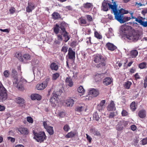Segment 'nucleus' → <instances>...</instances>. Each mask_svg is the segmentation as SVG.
I'll return each mask as SVG.
<instances>
[{
	"label": "nucleus",
	"instance_id": "nucleus-1",
	"mask_svg": "<svg viewBox=\"0 0 147 147\" xmlns=\"http://www.w3.org/2000/svg\"><path fill=\"white\" fill-rule=\"evenodd\" d=\"M133 14L132 12H129L128 11L122 9L120 10L117 9L114 15L116 20L120 23H123L131 19H135L136 21L138 17L133 16Z\"/></svg>",
	"mask_w": 147,
	"mask_h": 147
},
{
	"label": "nucleus",
	"instance_id": "nucleus-2",
	"mask_svg": "<svg viewBox=\"0 0 147 147\" xmlns=\"http://www.w3.org/2000/svg\"><path fill=\"white\" fill-rule=\"evenodd\" d=\"M17 75V71L15 69H13L11 75L14 78L13 81V85L18 89L20 90L22 87V84H25L27 82L26 80L22 78L20 79L19 82H18V79Z\"/></svg>",
	"mask_w": 147,
	"mask_h": 147
},
{
	"label": "nucleus",
	"instance_id": "nucleus-3",
	"mask_svg": "<svg viewBox=\"0 0 147 147\" xmlns=\"http://www.w3.org/2000/svg\"><path fill=\"white\" fill-rule=\"evenodd\" d=\"M112 9L114 14L117 9V6L113 0L104 1L102 4V9L104 11H107L108 9V7Z\"/></svg>",
	"mask_w": 147,
	"mask_h": 147
},
{
	"label": "nucleus",
	"instance_id": "nucleus-4",
	"mask_svg": "<svg viewBox=\"0 0 147 147\" xmlns=\"http://www.w3.org/2000/svg\"><path fill=\"white\" fill-rule=\"evenodd\" d=\"M105 60V58L99 54L94 55L93 58V61L95 63V66L98 68H102L106 65Z\"/></svg>",
	"mask_w": 147,
	"mask_h": 147
},
{
	"label": "nucleus",
	"instance_id": "nucleus-5",
	"mask_svg": "<svg viewBox=\"0 0 147 147\" xmlns=\"http://www.w3.org/2000/svg\"><path fill=\"white\" fill-rule=\"evenodd\" d=\"M139 36H140L138 33L134 32L132 33H129L127 34L125 37L127 39L136 41L138 40Z\"/></svg>",
	"mask_w": 147,
	"mask_h": 147
},
{
	"label": "nucleus",
	"instance_id": "nucleus-6",
	"mask_svg": "<svg viewBox=\"0 0 147 147\" xmlns=\"http://www.w3.org/2000/svg\"><path fill=\"white\" fill-rule=\"evenodd\" d=\"M34 138L38 142H41L46 139V137L44 132H40L38 133H34Z\"/></svg>",
	"mask_w": 147,
	"mask_h": 147
},
{
	"label": "nucleus",
	"instance_id": "nucleus-7",
	"mask_svg": "<svg viewBox=\"0 0 147 147\" xmlns=\"http://www.w3.org/2000/svg\"><path fill=\"white\" fill-rule=\"evenodd\" d=\"M7 98V94L5 89L3 87L2 84L0 83V100L3 101Z\"/></svg>",
	"mask_w": 147,
	"mask_h": 147
},
{
	"label": "nucleus",
	"instance_id": "nucleus-8",
	"mask_svg": "<svg viewBox=\"0 0 147 147\" xmlns=\"http://www.w3.org/2000/svg\"><path fill=\"white\" fill-rule=\"evenodd\" d=\"M59 101L58 95L56 94L53 93L52 96L50 99V102L52 106L55 107L58 105Z\"/></svg>",
	"mask_w": 147,
	"mask_h": 147
},
{
	"label": "nucleus",
	"instance_id": "nucleus-9",
	"mask_svg": "<svg viewBox=\"0 0 147 147\" xmlns=\"http://www.w3.org/2000/svg\"><path fill=\"white\" fill-rule=\"evenodd\" d=\"M50 80L49 78H47L43 83L38 84L36 86V88L38 90H41L44 89L47 86V84Z\"/></svg>",
	"mask_w": 147,
	"mask_h": 147
},
{
	"label": "nucleus",
	"instance_id": "nucleus-10",
	"mask_svg": "<svg viewBox=\"0 0 147 147\" xmlns=\"http://www.w3.org/2000/svg\"><path fill=\"white\" fill-rule=\"evenodd\" d=\"M64 24L63 23L61 24L60 28L62 31L63 36L65 37L64 41L65 42H66L69 40V37L68 35V34L65 30V28L63 25Z\"/></svg>",
	"mask_w": 147,
	"mask_h": 147
},
{
	"label": "nucleus",
	"instance_id": "nucleus-11",
	"mask_svg": "<svg viewBox=\"0 0 147 147\" xmlns=\"http://www.w3.org/2000/svg\"><path fill=\"white\" fill-rule=\"evenodd\" d=\"M56 34L57 37V39H56L55 40V42L57 44H59L63 40L62 33L61 32H60Z\"/></svg>",
	"mask_w": 147,
	"mask_h": 147
},
{
	"label": "nucleus",
	"instance_id": "nucleus-12",
	"mask_svg": "<svg viewBox=\"0 0 147 147\" xmlns=\"http://www.w3.org/2000/svg\"><path fill=\"white\" fill-rule=\"evenodd\" d=\"M106 101L105 100H102L100 103L98 104L97 107V109L99 111H101L103 110L105 107V104Z\"/></svg>",
	"mask_w": 147,
	"mask_h": 147
},
{
	"label": "nucleus",
	"instance_id": "nucleus-13",
	"mask_svg": "<svg viewBox=\"0 0 147 147\" xmlns=\"http://www.w3.org/2000/svg\"><path fill=\"white\" fill-rule=\"evenodd\" d=\"M16 102L19 104L20 106L24 107L25 106V101L24 99L22 98L18 97L16 99Z\"/></svg>",
	"mask_w": 147,
	"mask_h": 147
},
{
	"label": "nucleus",
	"instance_id": "nucleus-14",
	"mask_svg": "<svg viewBox=\"0 0 147 147\" xmlns=\"http://www.w3.org/2000/svg\"><path fill=\"white\" fill-rule=\"evenodd\" d=\"M86 106L84 104H82L77 106L75 110L78 112L81 111L85 109V111H86Z\"/></svg>",
	"mask_w": 147,
	"mask_h": 147
},
{
	"label": "nucleus",
	"instance_id": "nucleus-15",
	"mask_svg": "<svg viewBox=\"0 0 147 147\" xmlns=\"http://www.w3.org/2000/svg\"><path fill=\"white\" fill-rule=\"evenodd\" d=\"M68 55L69 59H73L75 57V52L71 48H69L68 50Z\"/></svg>",
	"mask_w": 147,
	"mask_h": 147
},
{
	"label": "nucleus",
	"instance_id": "nucleus-16",
	"mask_svg": "<svg viewBox=\"0 0 147 147\" xmlns=\"http://www.w3.org/2000/svg\"><path fill=\"white\" fill-rule=\"evenodd\" d=\"M34 8V6L33 3H28V6L26 8V11L28 12H31Z\"/></svg>",
	"mask_w": 147,
	"mask_h": 147
},
{
	"label": "nucleus",
	"instance_id": "nucleus-17",
	"mask_svg": "<svg viewBox=\"0 0 147 147\" xmlns=\"http://www.w3.org/2000/svg\"><path fill=\"white\" fill-rule=\"evenodd\" d=\"M77 134L76 131H71L65 136V137L67 138H72L74 137Z\"/></svg>",
	"mask_w": 147,
	"mask_h": 147
},
{
	"label": "nucleus",
	"instance_id": "nucleus-18",
	"mask_svg": "<svg viewBox=\"0 0 147 147\" xmlns=\"http://www.w3.org/2000/svg\"><path fill=\"white\" fill-rule=\"evenodd\" d=\"M107 110L109 111H112L115 109V104L113 101L111 100L110 104L107 107Z\"/></svg>",
	"mask_w": 147,
	"mask_h": 147
},
{
	"label": "nucleus",
	"instance_id": "nucleus-19",
	"mask_svg": "<svg viewBox=\"0 0 147 147\" xmlns=\"http://www.w3.org/2000/svg\"><path fill=\"white\" fill-rule=\"evenodd\" d=\"M74 101L73 99L69 98L67 99L65 102V106L67 107H72L74 105Z\"/></svg>",
	"mask_w": 147,
	"mask_h": 147
},
{
	"label": "nucleus",
	"instance_id": "nucleus-20",
	"mask_svg": "<svg viewBox=\"0 0 147 147\" xmlns=\"http://www.w3.org/2000/svg\"><path fill=\"white\" fill-rule=\"evenodd\" d=\"M99 92L98 91L94 89H92L90 90L89 94L92 95L93 96H96L98 95Z\"/></svg>",
	"mask_w": 147,
	"mask_h": 147
},
{
	"label": "nucleus",
	"instance_id": "nucleus-21",
	"mask_svg": "<svg viewBox=\"0 0 147 147\" xmlns=\"http://www.w3.org/2000/svg\"><path fill=\"white\" fill-rule=\"evenodd\" d=\"M30 97L31 99L33 100L36 99L40 100L41 98V96L40 95L36 94H31Z\"/></svg>",
	"mask_w": 147,
	"mask_h": 147
},
{
	"label": "nucleus",
	"instance_id": "nucleus-22",
	"mask_svg": "<svg viewBox=\"0 0 147 147\" xmlns=\"http://www.w3.org/2000/svg\"><path fill=\"white\" fill-rule=\"evenodd\" d=\"M59 68L58 65L55 63L53 62L51 64L50 68L52 70L57 71Z\"/></svg>",
	"mask_w": 147,
	"mask_h": 147
},
{
	"label": "nucleus",
	"instance_id": "nucleus-23",
	"mask_svg": "<svg viewBox=\"0 0 147 147\" xmlns=\"http://www.w3.org/2000/svg\"><path fill=\"white\" fill-rule=\"evenodd\" d=\"M18 131L21 134L24 135L27 134L28 133V131L27 129L26 128L21 127L20 128Z\"/></svg>",
	"mask_w": 147,
	"mask_h": 147
},
{
	"label": "nucleus",
	"instance_id": "nucleus-24",
	"mask_svg": "<svg viewBox=\"0 0 147 147\" xmlns=\"http://www.w3.org/2000/svg\"><path fill=\"white\" fill-rule=\"evenodd\" d=\"M112 81V80L111 78L107 77L103 80V83L104 84L107 85L110 84Z\"/></svg>",
	"mask_w": 147,
	"mask_h": 147
},
{
	"label": "nucleus",
	"instance_id": "nucleus-25",
	"mask_svg": "<svg viewBox=\"0 0 147 147\" xmlns=\"http://www.w3.org/2000/svg\"><path fill=\"white\" fill-rule=\"evenodd\" d=\"M138 115L140 118H144L146 116V111L144 110H141L139 112Z\"/></svg>",
	"mask_w": 147,
	"mask_h": 147
},
{
	"label": "nucleus",
	"instance_id": "nucleus-26",
	"mask_svg": "<svg viewBox=\"0 0 147 147\" xmlns=\"http://www.w3.org/2000/svg\"><path fill=\"white\" fill-rule=\"evenodd\" d=\"M106 46L109 50L111 51H113L116 48L114 45L110 43H107Z\"/></svg>",
	"mask_w": 147,
	"mask_h": 147
},
{
	"label": "nucleus",
	"instance_id": "nucleus-27",
	"mask_svg": "<svg viewBox=\"0 0 147 147\" xmlns=\"http://www.w3.org/2000/svg\"><path fill=\"white\" fill-rule=\"evenodd\" d=\"M138 53L136 50H134L131 51L130 56L132 58H135L137 56Z\"/></svg>",
	"mask_w": 147,
	"mask_h": 147
},
{
	"label": "nucleus",
	"instance_id": "nucleus-28",
	"mask_svg": "<svg viewBox=\"0 0 147 147\" xmlns=\"http://www.w3.org/2000/svg\"><path fill=\"white\" fill-rule=\"evenodd\" d=\"M66 84L70 87H72L73 85V83L72 79L69 78H67L65 80Z\"/></svg>",
	"mask_w": 147,
	"mask_h": 147
},
{
	"label": "nucleus",
	"instance_id": "nucleus-29",
	"mask_svg": "<svg viewBox=\"0 0 147 147\" xmlns=\"http://www.w3.org/2000/svg\"><path fill=\"white\" fill-rule=\"evenodd\" d=\"M103 77V74H97L94 77V79L97 82L101 80Z\"/></svg>",
	"mask_w": 147,
	"mask_h": 147
},
{
	"label": "nucleus",
	"instance_id": "nucleus-30",
	"mask_svg": "<svg viewBox=\"0 0 147 147\" xmlns=\"http://www.w3.org/2000/svg\"><path fill=\"white\" fill-rule=\"evenodd\" d=\"M113 35L114 34L113 33V31L112 28H109L108 32L106 34L107 37L108 38H110L111 36H113Z\"/></svg>",
	"mask_w": 147,
	"mask_h": 147
},
{
	"label": "nucleus",
	"instance_id": "nucleus-31",
	"mask_svg": "<svg viewBox=\"0 0 147 147\" xmlns=\"http://www.w3.org/2000/svg\"><path fill=\"white\" fill-rule=\"evenodd\" d=\"M52 18L54 20L60 18L59 14L56 12H54L52 15Z\"/></svg>",
	"mask_w": 147,
	"mask_h": 147
},
{
	"label": "nucleus",
	"instance_id": "nucleus-32",
	"mask_svg": "<svg viewBox=\"0 0 147 147\" xmlns=\"http://www.w3.org/2000/svg\"><path fill=\"white\" fill-rule=\"evenodd\" d=\"M78 91L81 95H83L85 92V90L82 86H80L78 88Z\"/></svg>",
	"mask_w": 147,
	"mask_h": 147
},
{
	"label": "nucleus",
	"instance_id": "nucleus-33",
	"mask_svg": "<svg viewBox=\"0 0 147 147\" xmlns=\"http://www.w3.org/2000/svg\"><path fill=\"white\" fill-rule=\"evenodd\" d=\"M46 129L50 135H52L53 134L54 131L53 127L50 126L49 127Z\"/></svg>",
	"mask_w": 147,
	"mask_h": 147
},
{
	"label": "nucleus",
	"instance_id": "nucleus-34",
	"mask_svg": "<svg viewBox=\"0 0 147 147\" xmlns=\"http://www.w3.org/2000/svg\"><path fill=\"white\" fill-rule=\"evenodd\" d=\"M84 8L86 9H89L92 8L93 7L92 4L91 3H87L83 5Z\"/></svg>",
	"mask_w": 147,
	"mask_h": 147
},
{
	"label": "nucleus",
	"instance_id": "nucleus-35",
	"mask_svg": "<svg viewBox=\"0 0 147 147\" xmlns=\"http://www.w3.org/2000/svg\"><path fill=\"white\" fill-rule=\"evenodd\" d=\"M60 27L58 24H56L55 27L54 29V32L56 34H57L60 33L59 32Z\"/></svg>",
	"mask_w": 147,
	"mask_h": 147
},
{
	"label": "nucleus",
	"instance_id": "nucleus-36",
	"mask_svg": "<svg viewBox=\"0 0 147 147\" xmlns=\"http://www.w3.org/2000/svg\"><path fill=\"white\" fill-rule=\"evenodd\" d=\"M15 56L16 57L18 58L21 61H23L22 55L21 53H16L15 54Z\"/></svg>",
	"mask_w": 147,
	"mask_h": 147
},
{
	"label": "nucleus",
	"instance_id": "nucleus-37",
	"mask_svg": "<svg viewBox=\"0 0 147 147\" xmlns=\"http://www.w3.org/2000/svg\"><path fill=\"white\" fill-rule=\"evenodd\" d=\"M131 84L132 83L131 82L129 81H127L125 82L124 86V87L126 88L129 89L130 88Z\"/></svg>",
	"mask_w": 147,
	"mask_h": 147
},
{
	"label": "nucleus",
	"instance_id": "nucleus-38",
	"mask_svg": "<svg viewBox=\"0 0 147 147\" xmlns=\"http://www.w3.org/2000/svg\"><path fill=\"white\" fill-rule=\"evenodd\" d=\"M136 103L134 102H132L130 105L131 109L133 111H134L136 108Z\"/></svg>",
	"mask_w": 147,
	"mask_h": 147
},
{
	"label": "nucleus",
	"instance_id": "nucleus-39",
	"mask_svg": "<svg viewBox=\"0 0 147 147\" xmlns=\"http://www.w3.org/2000/svg\"><path fill=\"white\" fill-rule=\"evenodd\" d=\"M146 63L145 62H142L139 65V67L141 69H143L146 67Z\"/></svg>",
	"mask_w": 147,
	"mask_h": 147
},
{
	"label": "nucleus",
	"instance_id": "nucleus-40",
	"mask_svg": "<svg viewBox=\"0 0 147 147\" xmlns=\"http://www.w3.org/2000/svg\"><path fill=\"white\" fill-rule=\"evenodd\" d=\"M79 23L80 24H86V21L82 18H80L79 19Z\"/></svg>",
	"mask_w": 147,
	"mask_h": 147
},
{
	"label": "nucleus",
	"instance_id": "nucleus-41",
	"mask_svg": "<svg viewBox=\"0 0 147 147\" xmlns=\"http://www.w3.org/2000/svg\"><path fill=\"white\" fill-rule=\"evenodd\" d=\"M123 128V126H122L119 123L117 125L116 127L117 130L119 131H121L122 130Z\"/></svg>",
	"mask_w": 147,
	"mask_h": 147
},
{
	"label": "nucleus",
	"instance_id": "nucleus-42",
	"mask_svg": "<svg viewBox=\"0 0 147 147\" xmlns=\"http://www.w3.org/2000/svg\"><path fill=\"white\" fill-rule=\"evenodd\" d=\"M119 123L122 126H123V127L126 126L128 124V121H124L123 120L120 121Z\"/></svg>",
	"mask_w": 147,
	"mask_h": 147
},
{
	"label": "nucleus",
	"instance_id": "nucleus-43",
	"mask_svg": "<svg viewBox=\"0 0 147 147\" xmlns=\"http://www.w3.org/2000/svg\"><path fill=\"white\" fill-rule=\"evenodd\" d=\"M59 76V74L58 73H56L53 74L52 75V79L53 80H56Z\"/></svg>",
	"mask_w": 147,
	"mask_h": 147
},
{
	"label": "nucleus",
	"instance_id": "nucleus-44",
	"mask_svg": "<svg viewBox=\"0 0 147 147\" xmlns=\"http://www.w3.org/2000/svg\"><path fill=\"white\" fill-rule=\"evenodd\" d=\"M93 119L94 120L98 121L99 119L98 114L96 112L94 113L93 114Z\"/></svg>",
	"mask_w": 147,
	"mask_h": 147
},
{
	"label": "nucleus",
	"instance_id": "nucleus-45",
	"mask_svg": "<svg viewBox=\"0 0 147 147\" xmlns=\"http://www.w3.org/2000/svg\"><path fill=\"white\" fill-rule=\"evenodd\" d=\"M24 58L26 60H30L31 57L28 54H24L23 56Z\"/></svg>",
	"mask_w": 147,
	"mask_h": 147
},
{
	"label": "nucleus",
	"instance_id": "nucleus-46",
	"mask_svg": "<svg viewBox=\"0 0 147 147\" xmlns=\"http://www.w3.org/2000/svg\"><path fill=\"white\" fill-rule=\"evenodd\" d=\"M92 132L93 134L95 136H100V132L95 129H93L92 130Z\"/></svg>",
	"mask_w": 147,
	"mask_h": 147
},
{
	"label": "nucleus",
	"instance_id": "nucleus-47",
	"mask_svg": "<svg viewBox=\"0 0 147 147\" xmlns=\"http://www.w3.org/2000/svg\"><path fill=\"white\" fill-rule=\"evenodd\" d=\"M94 36L96 37L99 39H100L102 38V36L96 31L94 32Z\"/></svg>",
	"mask_w": 147,
	"mask_h": 147
},
{
	"label": "nucleus",
	"instance_id": "nucleus-48",
	"mask_svg": "<svg viewBox=\"0 0 147 147\" xmlns=\"http://www.w3.org/2000/svg\"><path fill=\"white\" fill-rule=\"evenodd\" d=\"M63 129L65 131L68 132L70 129V127L68 125L66 124L64 126Z\"/></svg>",
	"mask_w": 147,
	"mask_h": 147
},
{
	"label": "nucleus",
	"instance_id": "nucleus-49",
	"mask_svg": "<svg viewBox=\"0 0 147 147\" xmlns=\"http://www.w3.org/2000/svg\"><path fill=\"white\" fill-rule=\"evenodd\" d=\"M48 122L47 121H44L43 123V126L44 127V128L46 129L48 127H50V126L48 125Z\"/></svg>",
	"mask_w": 147,
	"mask_h": 147
},
{
	"label": "nucleus",
	"instance_id": "nucleus-50",
	"mask_svg": "<svg viewBox=\"0 0 147 147\" xmlns=\"http://www.w3.org/2000/svg\"><path fill=\"white\" fill-rule=\"evenodd\" d=\"M3 74L5 78L8 77L9 75V72L8 70H5Z\"/></svg>",
	"mask_w": 147,
	"mask_h": 147
},
{
	"label": "nucleus",
	"instance_id": "nucleus-51",
	"mask_svg": "<svg viewBox=\"0 0 147 147\" xmlns=\"http://www.w3.org/2000/svg\"><path fill=\"white\" fill-rule=\"evenodd\" d=\"M141 144L145 145L147 144V138H144L141 141Z\"/></svg>",
	"mask_w": 147,
	"mask_h": 147
},
{
	"label": "nucleus",
	"instance_id": "nucleus-52",
	"mask_svg": "<svg viewBox=\"0 0 147 147\" xmlns=\"http://www.w3.org/2000/svg\"><path fill=\"white\" fill-rule=\"evenodd\" d=\"M67 47L65 46H63L62 48L61 51L65 53L67 52Z\"/></svg>",
	"mask_w": 147,
	"mask_h": 147
},
{
	"label": "nucleus",
	"instance_id": "nucleus-53",
	"mask_svg": "<svg viewBox=\"0 0 147 147\" xmlns=\"http://www.w3.org/2000/svg\"><path fill=\"white\" fill-rule=\"evenodd\" d=\"M27 120L28 122L31 123H32L33 122L32 119L30 117H27Z\"/></svg>",
	"mask_w": 147,
	"mask_h": 147
},
{
	"label": "nucleus",
	"instance_id": "nucleus-54",
	"mask_svg": "<svg viewBox=\"0 0 147 147\" xmlns=\"http://www.w3.org/2000/svg\"><path fill=\"white\" fill-rule=\"evenodd\" d=\"M128 114L127 112L125 110H123L121 112V114L123 116H127Z\"/></svg>",
	"mask_w": 147,
	"mask_h": 147
},
{
	"label": "nucleus",
	"instance_id": "nucleus-55",
	"mask_svg": "<svg viewBox=\"0 0 147 147\" xmlns=\"http://www.w3.org/2000/svg\"><path fill=\"white\" fill-rule=\"evenodd\" d=\"M87 19L89 22H91L92 21V16L89 15H87L86 16Z\"/></svg>",
	"mask_w": 147,
	"mask_h": 147
},
{
	"label": "nucleus",
	"instance_id": "nucleus-56",
	"mask_svg": "<svg viewBox=\"0 0 147 147\" xmlns=\"http://www.w3.org/2000/svg\"><path fill=\"white\" fill-rule=\"evenodd\" d=\"M86 136L87 139L89 141V143H91V142L92 138L90 136H89L87 134H86Z\"/></svg>",
	"mask_w": 147,
	"mask_h": 147
},
{
	"label": "nucleus",
	"instance_id": "nucleus-57",
	"mask_svg": "<svg viewBox=\"0 0 147 147\" xmlns=\"http://www.w3.org/2000/svg\"><path fill=\"white\" fill-rule=\"evenodd\" d=\"M115 116V113L113 112H111L110 113L109 115V117L110 118H113Z\"/></svg>",
	"mask_w": 147,
	"mask_h": 147
},
{
	"label": "nucleus",
	"instance_id": "nucleus-58",
	"mask_svg": "<svg viewBox=\"0 0 147 147\" xmlns=\"http://www.w3.org/2000/svg\"><path fill=\"white\" fill-rule=\"evenodd\" d=\"M16 11V9L12 7L9 10V11L10 13L11 14H13Z\"/></svg>",
	"mask_w": 147,
	"mask_h": 147
},
{
	"label": "nucleus",
	"instance_id": "nucleus-59",
	"mask_svg": "<svg viewBox=\"0 0 147 147\" xmlns=\"http://www.w3.org/2000/svg\"><path fill=\"white\" fill-rule=\"evenodd\" d=\"M7 139L9 140H10L12 142H15V139L14 138H13L10 137H8L7 138Z\"/></svg>",
	"mask_w": 147,
	"mask_h": 147
},
{
	"label": "nucleus",
	"instance_id": "nucleus-60",
	"mask_svg": "<svg viewBox=\"0 0 147 147\" xmlns=\"http://www.w3.org/2000/svg\"><path fill=\"white\" fill-rule=\"evenodd\" d=\"M65 115V113L63 112L60 113L59 114V116L60 117H63Z\"/></svg>",
	"mask_w": 147,
	"mask_h": 147
},
{
	"label": "nucleus",
	"instance_id": "nucleus-61",
	"mask_svg": "<svg viewBox=\"0 0 147 147\" xmlns=\"http://www.w3.org/2000/svg\"><path fill=\"white\" fill-rule=\"evenodd\" d=\"M131 129L133 131H135L136 129V127L134 125H132L131 126Z\"/></svg>",
	"mask_w": 147,
	"mask_h": 147
},
{
	"label": "nucleus",
	"instance_id": "nucleus-62",
	"mask_svg": "<svg viewBox=\"0 0 147 147\" xmlns=\"http://www.w3.org/2000/svg\"><path fill=\"white\" fill-rule=\"evenodd\" d=\"M0 30L2 32H6L8 33L9 32V30L8 29H0Z\"/></svg>",
	"mask_w": 147,
	"mask_h": 147
},
{
	"label": "nucleus",
	"instance_id": "nucleus-63",
	"mask_svg": "<svg viewBox=\"0 0 147 147\" xmlns=\"http://www.w3.org/2000/svg\"><path fill=\"white\" fill-rule=\"evenodd\" d=\"M5 109V108L4 106H2L0 105V111H4Z\"/></svg>",
	"mask_w": 147,
	"mask_h": 147
},
{
	"label": "nucleus",
	"instance_id": "nucleus-64",
	"mask_svg": "<svg viewBox=\"0 0 147 147\" xmlns=\"http://www.w3.org/2000/svg\"><path fill=\"white\" fill-rule=\"evenodd\" d=\"M136 80H137L140 78V76L138 73H137L134 76Z\"/></svg>",
	"mask_w": 147,
	"mask_h": 147
}]
</instances>
